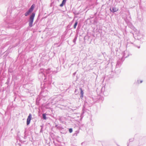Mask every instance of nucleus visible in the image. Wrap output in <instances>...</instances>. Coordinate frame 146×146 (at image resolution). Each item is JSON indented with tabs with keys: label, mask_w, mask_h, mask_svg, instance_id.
<instances>
[{
	"label": "nucleus",
	"mask_w": 146,
	"mask_h": 146,
	"mask_svg": "<svg viewBox=\"0 0 146 146\" xmlns=\"http://www.w3.org/2000/svg\"><path fill=\"white\" fill-rule=\"evenodd\" d=\"M138 32L137 35V39L140 41L141 43L146 41V36L143 34Z\"/></svg>",
	"instance_id": "f257e3e1"
},
{
	"label": "nucleus",
	"mask_w": 146,
	"mask_h": 146,
	"mask_svg": "<svg viewBox=\"0 0 146 146\" xmlns=\"http://www.w3.org/2000/svg\"><path fill=\"white\" fill-rule=\"evenodd\" d=\"M35 13L33 12L32 13L30 16L28 22H29V26L30 27H31L33 26V23L35 16Z\"/></svg>",
	"instance_id": "f03ea898"
},
{
	"label": "nucleus",
	"mask_w": 146,
	"mask_h": 146,
	"mask_svg": "<svg viewBox=\"0 0 146 146\" xmlns=\"http://www.w3.org/2000/svg\"><path fill=\"white\" fill-rule=\"evenodd\" d=\"M35 8V7L33 5H32L30 8L25 13V15L26 16H28L33 11Z\"/></svg>",
	"instance_id": "7ed1b4c3"
},
{
	"label": "nucleus",
	"mask_w": 146,
	"mask_h": 146,
	"mask_svg": "<svg viewBox=\"0 0 146 146\" xmlns=\"http://www.w3.org/2000/svg\"><path fill=\"white\" fill-rule=\"evenodd\" d=\"M124 60V59H123L122 58H121L120 59H119L117 61V63L116 65V68H119L121 66L123 61Z\"/></svg>",
	"instance_id": "20e7f679"
},
{
	"label": "nucleus",
	"mask_w": 146,
	"mask_h": 146,
	"mask_svg": "<svg viewBox=\"0 0 146 146\" xmlns=\"http://www.w3.org/2000/svg\"><path fill=\"white\" fill-rule=\"evenodd\" d=\"M125 22L127 24L130 23L131 21V18L130 15H127L126 18L125 19Z\"/></svg>",
	"instance_id": "39448f33"
},
{
	"label": "nucleus",
	"mask_w": 146,
	"mask_h": 146,
	"mask_svg": "<svg viewBox=\"0 0 146 146\" xmlns=\"http://www.w3.org/2000/svg\"><path fill=\"white\" fill-rule=\"evenodd\" d=\"M32 118V115L31 113H29V116L27 118V125H28L29 124Z\"/></svg>",
	"instance_id": "423d86ee"
},
{
	"label": "nucleus",
	"mask_w": 146,
	"mask_h": 146,
	"mask_svg": "<svg viewBox=\"0 0 146 146\" xmlns=\"http://www.w3.org/2000/svg\"><path fill=\"white\" fill-rule=\"evenodd\" d=\"M129 56L128 53L127 51H125L123 53V56L122 58L123 59H124V58H126L128 57Z\"/></svg>",
	"instance_id": "0eeeda50"
},
{
	"label": "nucleus",
	"mask_w": 146,
	"mask_h": 146,
	"mask_svg": "<svg viewBox=\"0 0 146 146\" xmlns=\"http://www.w3.org/2000/svg\"><path fill=\"white\" fill-rule=\"evenodd\" d=\"M110 10L111 12L114 13L118 11V9L115 7H113L112 8H110Z\"/></svg>",
	"instance_id": "6e6552de"
},
{
	"label": "nucleus",
	"mask_w": 146,
	"mask_h": 146,
	"mask_svg": "<svg viewBox=\"0 0 146 146\" xmlns=\"http://www.w3.org/2000/svg\"><path fill=\"white\" fill-rule=\"evenodd\" d=\"M39 75L40 76L41 75L42 76V79H44V80L45 79V75L42 72L40 73Z\"/></svg>",
	"instance_id": "1a4fd4ad"
},
{
	"label": "nucleus",
	"mask_w": 146,
	"mask_h": 146,
	"mask_svg": "<svg viewBox=\"0 0 146 146\" xmlns=\"http://www.w3.org/2000/svg\"><path fill=\"white\" fill-rule=\"evenodd\" d=\"M66 0H63L62 3L60 5V7H63L64 5L65 4Z\"/></svg>",
	"instance_id": "9d476101"
},
{
	"label": "nucleus",
	"mask_w": 146,
	"mask_h": 146,
	"mask_svg": "<svg viewBox=\"0 0 146 146\" xmlns=\"http://www.w3.org/2000/svg\"><path fill=\"white\" fill-rule=\"evenodd\" d=\"M80 94H81L80 98L81 99H82V98L83 97V94L84 93L83 92V90L81 88H80Z\"/></svg>",
	"instance_id": "9b49d317"
},
{
	"label": "nucleus",
	"mask_w": 146,
	"mask_h": 146,
	"mask_svg": "<svg viewBox=\"0 0 146 146\" xmlns=\"http://www.w3.org/2000/svg\"><path fill=\"white\" fill-rule=\"evenodd\" d=\"M137 20L139 21H141L143 20V18L141 16L138 15L137 17Z\"/></svg>",
	"instance_id": "f8f14e48"
},
{
	"label": "nucleus",
	"mask_w": 146,
	"mask_h": 146,
	"mask_svg": "<svg viewBox=\"0 0 146 146\" xmlns=\"http://www.w3.org/2000/svg\"><path fill=\"white\" fill-rule=\"evenodd\" d=\"M143 81L142 80H137L136 82H135V83L136 84H139L141 83Z\"/></svg>",
	"instance_id": "ddd939ff"
},
{
	"label": "nucleus",
	"mask_w": 146,
	"mask_h": 146,
	"mask_svg": "<svg viewBox=\"0 0 146 146\" xmlns=\"http://www.w3.org/2000/svg\"><path fill=\"white\" fill-rule=\"evenodd\" d=\"M79 133V131L78 130L76 131L75 132V133L73 134L74 136H76Z\"/></svg>",
	"instance_id": "4468645a"
},
{
	"label": "nucleus",
	"mask_w": 146,
	"mask_h": 146,
	"mask_svg": "<svg viewBox=\"0 0 146 146\" xmlns=\"http://www.w3.org/2000/svg\"><path fill=\"white\" fill-rule=\"evenodd\" d=\"M77 36H76H76H75L74 38V39L73 40V42L74 43V44H76V40H77Z\"/></svg>",
	"instance_id": "2eb2a0df"
},
{
	"label": "nucleus",
	"mask_w": 146,
	"mask_h": 146,
	"mask_svg": "<svg viewBox=\"0 0 146 146\" xmlns=\"http://www.w3.org/2000/svg\"><path fill=\"white\" fill-rule=\"evenodd\" d=\"M78 23V22L77 21H76L75 23V24L74 26V29H75L76 27V26H77Z\"/></svg>",
	"instance_id": "dca6fc26"
},
{
	"label": "nucleus",
	"mask_w": 146,
	"mask_h": 146,
	"mask_svg": "<svg viewBox=\"0 0 146 146\" xmlns=\"http://www.w3.org/2000/svg\"><path fill=\"white\" fill-rule=\"evenodd\" d=\"M105 86H104L102 87L101 89V91L102 92L104 93L105 91Z\"/></svg>",
	"instance_id": "f3484780"
},
{
	"label": "nucleus",
	"mask_w": 146,
	"mask_h": 146,
	"mask_svg": "<svg viewBox=\"0 0 146 146\" xmlns=\"http://www.w3.org/2000/svg\"><path fill=\"white\" fill-rule=\"evenodd\" d=\"M42 117L45 120L47 118L46 117V114L45 113H43L42 114Z\"/></svg>",
	"instance_id": "a211bd4d"
},
{
	"label": "nucleus",
	"mask_w": 146,
	"mask_h": 146,
	"mask_svg": "<svg viewBox=\"0 0 146 146\" xmlns=\"http://www.w3.org/2000/svg\"><path fill=\"white\" fill-rule=\"evenodd\" d=\"M50 69L48 68L47 70H45L47 74H49L50 72Z\"/></svg>",
	"instance_id": "6ab92c4d"
},
{
	"label": "nucleus",
	"mask_w": 146,
	"mask_h": 146,
	"mask_svg": "<svg viewBox=\"0 0 146 146\" xmlns=\"http://www.w3.org/2000/svg\"><path fill=\"white\" fill-rule=\"evenodd\" d=\"M69 131L70 133H71L73 131L72 129V128L69 129Z\"/></svg>",
	"instance_id": "aec40b11"
},
{
	"label": "nucleus",
	"mask_w": 146,
	"mask_h": 146,
	"mask_svg": "<svg viewBox=\"0 0 146 146\" xmlns=\"http://www.w3.org/2000/svg\"><path fill=\"white\" fill-rule=\"evenodd\" d=\"M106 142H103L102 143V145L103 146H105V145L106 144Z\"/></svg>",
	"instance_id": "412c9836"
},
{
	"label": "nucleus",
	"mask_w": 146,
	"mask_h": 146,
	"mask_svg": "<svg viewBox=\"0 0 146 146\" xmlns=\"http://www.w3.org/2000/svg\"><path fill=\"white\" fill-rule=\"evenodd\" d=\"M133 139H130L129 140V142H131V141H133Z\"/></svg>",
	"instance_id": "4be33fe9"
},
{
	"label": "nucleus",
	"mask_w": 146,
	"mask_h": 146,
	"mask_svg": "<svg viewBox=\"0 0 146 146\" xmlns=\"http://www.w3.org/2000/svg\"><path fill=\"white\" fill-rule=\"evenodd\" d=\"M136 47H137L138 48H140V46H136Z\"/></svg>",
	"instance_id": "5701e85b"
},
{
	"label": "nucleus",
	"mask_w": 146,
	"mask_h": 146,
	"mask_svg": "<svg viewBox=\"0 0 146 146\" xmlns=\"http://www.w3.org/2000/svg\"><path fill=\"white\" fill-rule=\"evenodd\" d=\"M76 72H75L73 74V76H75L76 74Z\"/></svg>",
	"instance_id": "b1692460"
},
{
	"label": "nucleus",
	"mask_w": 146,
	"mask_h": 146,
	"mask_svg": "<svg viewBox=\"0 0 146 146\" xmlns=\"http://www.w3.org/2000/svg\"><path fill=\"white\" fill-rule=\"evenodd\" d=\"M127 146H130V145H129V144H127Z\"/></svg>",
	"instance_id": "393cba45"
},
{
	"label": "nucleus",
	"mask_w": 146,
	"mask_h": 146,
	"mask_svg": "<svg viewBox=\"0 0 146 146\" xmlns=\"http://www.w3.org/2000/svg\"><path fill=\"white\" fill-rule=\"evenodd\" d=\"M76 90L75 91V93H76Z\"/></svg>",
	"instance_id": "a878e982"
},
{
	"label": "nucleus",
	"mask_w": 146,
	"mask_h": 146,
	"mask_svg": "<svg viewBox=\"0 0 146 146\" xmlns=\"http://www.w3.org/2000/svg\"><path fill=\"white\" fill-rule=\"evenodd\" d=\"M84 143L83 142H82V143H81V144L82 145L83 144V143Z\"/></svg>",
	"instance_id": "bb28decb"
},
{
	"label": "nucleus",
	"mask_w": 146,
	"mask_h": 146,
	"mask_svg": "<svg viewBox=\"0 0 146 146\" xmlns=\"http://www.w3.org/2000/svg\"><path fill=\"white\" fill-rule=\"evenodd\" d=\"M57 72L56 71V73H57Z\"/></svg>",
	"instance_id": "cd10ccee"
}]
</instances>
